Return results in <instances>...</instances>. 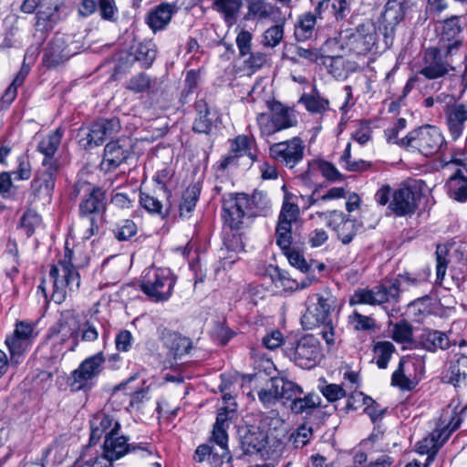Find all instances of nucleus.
<instances>
[{"label": "nucleus", "instance_id": "f257e3e1", "mask_svg": "<svg viewBox=\"0 0 467 467\" xmlns=\"http://www.w3.org/2000/svg\"><path fill=\"white\" fill-rule=\"evenodd\" d=\"M235 415V408L225 406L219 410L211 438L207 443L199 445L195 450V462L203 467H233L226 430Z\"/></svg>", "mask_w": 467, "mask_h": 467}, {"label": "nucleus", "instance_id": "f03ea898", "mask_svg": "<svg viewBox=\"0 0 467 467\" xmlns=\"http://www.w3.org/2000/svg\"><path fill=\"white\" fill-rule=\"evenodd\" d=\"M71 199H79V217L85 228V239H89L99 232L103 214L107 209L106 192L102 188L87 181H78L71 191Z\"/></svg>", "mask_w": 467, "mask_h": 467}, {"label": "nucleus", "instance_id": "7ed1b4c3", "mask_svg": "<svg viewBox=\"0 0 467 467\" xmlns=\"http://www.w3.org/2000/svg\"><path fill=\"white\" fill-rule=\"evenodd\" d=\"M293 194L285 192L275 228L276 244L282 250L285 251L291 265L303 273L310 274L313 264L307 263L299 252L290 250L294 241L293 227L297 225L300 215L299 207L296 203L291 202Z\"/></svg>", "mask_w": 467, "mask_h": 467}, {"label": "nucleus", "instance_id": "20e7f679", "mask_svg": "<svg viewBox=\"0 0 467 467\" xmlns=\"http://www.w3.org/2000/svg\"><path fill=\"white\" fill-rule=\"evenodd\" d=\"M71 260L72 251L66 249L64 259L50 268L49 277L53 282L51 299L56 304L63 303L68 291H75L79 287L80 275L71 264Z\"/></svg>", "mask_w": 467, "mask_h": 467}, {"label": "nucleus", "instance_id": "39448f33", "mask_svg": "<svg viewBox=\"0 0 467 467\" xmlns=\"http://www.w3.org/2000/svg\"><path fill=\"white\" fill-rule=\"evenodd\" d=\"M266 108L268 112L259 113L256 117L262 136H271L297 125V119L292 108L275 99L267 100Z\"/></svg>", "mask_w": 467, "mask_h": 467}, {"label": "nucleus", "instance_id": "423d86ee", "mask_svg": "<svg viewBox=\"0 0 467 467\" xmlns=\"http://www.w3.org/2000/svg\"><path fill=\"white\" fill-rule=\"evenodd\" d=\"M175 283L170 269L150 267L144 270L140 287L150 301L164 302L171 296Z\"/></svg>", "mask_w": 467, "mask_h": 467}, {"label": "nucleus", "instance_id": "0eeeda50", "mask_svg": "<svg viewBox=\"0 0 467 467\" xmlns=\"http://www.w3.org/2000/svg\"><path fill=\"white\" fill-rule=\"evenodd\" d=\"M337 302L336 296L328 291L309 296L306 299V310L301 318L304 327L312 329L321 324H329Z\"/></svg>", "mask_w": 467, "mask_h": 467}, {"label": "nucleus", "instance_id": "6e6552de", "mask_svg": "<svg viewBox=\"0 0 467 467\" xmlns=\"http://www.w3.org/2000/svg\"><path fill=\"white\" fill-rule=\"evenodd\" d=\"M342 50L356 55L368 54L377 42V30L371 21H366L354 28L347 29L339 34L338 40Z\"/></svg>", "mask_w": 467, "mask_h": 467}, {"label": "nucleus", "instance_id": "1a4fd4ad", "mask_svg": "<svg viewBox=\"0 0 467 467\" xmlns=\"http://www.w3.org/2000/svg\"><path fill=\"white\" fill-rule=\"evenodd\" d=\"M444 143L445 140L441 130L431 125L411 130L399 142L403 147L419 150L424 156L436 154Z\"/></svg>", "mask_w": 467, "mask_h": 467}, {"label": "nucleus", "instance_id": "9d476101", "mask_svg": "<svg viewBox=\"0 0 467 467\" xmlns=\"http://www.w3.org/2000/svg\"><path fill=\"white\" fill-rule=\"evenodd\" d=\"M285 353L296 366L306 369L314 368L323 357L320 343L312 335L285 344Z\"/></svg>", "mask_w": 467, "mask_h": 467}, {"label": "nucleus", "instance_id": "9b49d317", "mask_svg": "<svg viewBox=\"0 0 467 467\" xmlns=\"http://www.w3.org/2000/svg\"><path fill=\"white\" fill-rule=\"evenodd\" d=\"M119 130V119H100L88 128L79 129L77 138L80 146L86 150H91L117 134Z\"/></svg>", "mask_w": 467, "mask_h": 467}, {"label": "nucleus", "instance_id": "f8f14e48", "mask_svg": "<svg viewBox=\"0 0 467 467\" xmlns=\"http://www.w3.org/2000/svg\"><path fill=\"white\" fill-rule=\"evenodd\" d=\"M128 452H135L139 456L155 457V448L150 444L128 443L125 436L112 435L107 437L103 444V453L99 458H105L107 466L111 467L112 462L119 459Z\"/></svg>", "mask_w": 467, "mask_h": 467}, {"label": "nucleus", "instance_id": "ddd939ff", "mask_svg": "<svg viewBox=\"0 0 467 467\" xmlns=\"http://www.w3.org/2000/svg\"><path fill=\"white\" fill-rule=\"evenodd\" d=\"M60 164L54 161H42L41 167L36 171L30 188V202H49L54 192Z\"/></svg>", "mask_w": 467, "mask_h": 467}, {"label": "nucleus", "instance_id": "4468645a", "mask_svg": "<svg viewBox=\"0 0 467 467\" xmlns=\"http://www.w3.org/2000/svg\"><path fill=\"white\" fill-rule=\"evenodd\" d=\"M306 145L299 137L274 143L269 148V156L285 168L293 169L302 161Z\"/></svg>", "mask_w": 467, "mask_h": 467}, {"label": "nucleus", "instance_id": "2eb2a0df", "mask_svg": "<svg viewBox=\"0 0 467 467\" xmlns=\"http://www.w3.org/2000/svg\"><path fill=\"white\" fill-rule=\"evenodd\" d=\"M104 362L103 352H99L84 359L78 368L71 372L68 379L71 389L80 390L88 388V382L102 371Z\"/></svg>", "mask_w": 467, "mask_h": 467}, {"label": "nucleus", "instance_id": "dca6fc26", "mask_svg": "<svg viewBox=\"0 0 467 467\" xmlns=\"http://www.w3.org/2000/svg\"><path fill=\"white\" fill-rule=\"evenodd\" d=\"M223 217L231 229H240L244 219L248 217V195L245 193H226L223 196Z\"/></svg>", "mask_w": 467, "mask_h": 467}, {"label": "nucleus", "instance_id": "f3484780", "mask_svg": "<svg viewBox=\"0 0 467 467\" xmlns=\"http://www.w3.org/2000/svg\"><path fill=\"white\" fill-rule=\"evenodd\" d=\"M34 338V327L31 324L24 321L16 323L14 333L5 338L12 362H19V358L29 348Z\"/></svg>", "mask_w": 467, "mask_h": 467}, {"label": "nucleus", "instance_id": "a211bd4d", "mask_svg": "<svg viewBox=\"0 0 467 467\" xmlns=\"http://www.w3.org/2000/svg\"><path fill=\"white\" fill-rule=\"evenodd\" d=\"M67 16L63 0H42L36 14V27L40 31L52 30Z\"/></svg>", "mask_w": 467, "mask_h": 467}, {"label": "nucleus", "instance_id": "6ab92c4d", "mask_svg": "<svg viewBox=\"0 0 467 467\" xmlns=\"http://www.w3.org/2000/svg\"><path fill=\"white\" fill-rule=\"evenodd\" d=\"M317 214L319 217L324 216L327 220V225L337 232V237L344 244H349L359 229V224L356 220L347 218L341 212H317Z\"/></svg>", "mask_w": 467, "mask_h": 467}, {"label": "nucleus", "instance_id": "aec40b11", "mask_svg": "<svg viewBox=\"0 0 467 467\" xmlns=\"http://www.w3.org/2000/svg\"><path fill=\"white\" fill-rule=\"evenodd\" d=\"M420 192L411 187H401L392 192L389 209L397 216H406L415 213L418 208Z\"/></svg>", "mask_w": 467, "mask_h": 467}, {"label": "nucleus", "instance_id": "412c9836", "mask_svg": "<svg viewBox=\"0 0 467 467\" xmlns=\"http://www.w3.org/2000/svg\"><path fill=\"white\" fill-rule=\"evenodd\" d=\"M69 36L56 35L45 48L43 61L47 67H56L76 54L67 44Z\"/></svg>", "mask_w": 467, "mask_h": 467}, {"label": "nucleus", "instance_id": "4be33fe9", "mask_svg": "<svg viewBox=\"0 0 467 467\" xmlns=\"http://www.w3.org/2000/svg\"><path fill=\"white\" fill-rule=\"evenodd\" d=\"M454 67L443 60L440 51L436 47L426 49L423 57V67L420 74L428 79H435L447 75Z\"/></svg>", "mask_w": 467, "mask_h": 467}, {"label": "nucleus", "instance_id": "5701e85b", "mask_svg": "<svg viewBox=\"0 0 467 467\" xmlns=\"http://www.w3.org/2000/svg\"><path fill=\"white\" fill-rule=\"evenodd\" d=\"M89 445L96 444L102 436L107 437L118 435L120 425L111 415L104 412L95 414L90 421Z\"/></svg>", "mask_w": 467, "mask_h": 467}, {"label": "nucleus", "instance_id": "b1692460", "mask_svg": "<svg viewBox=\"0 0 467 467\" xmlns=\"http://www.w3.org/2000/svg\"><path fill=\"white\" fill-rule=\"evenodd\" d=\"M446 123L453 140L460 138L467 121V101L447 106L445 110Z\"/></svg>", "mask_w": 467, "mask_h": 467}, {"label": "nucleus", "instance_id": "393cba45", "mask_svg": "<svg viewBox=\"0 0 467 467\" xmlns=\"http://www.w3.org/2000/svg\"><path fill=\"white\" fill-rule=\"evenodd\" d=\"M130 155V150L121 146L119 141H110L104 149L102 165L107 171L115 170L125 162Z\"/></svg>", "mask_w": 467, "mask_h": 467}, {"label": "nucleus", "instance_id": "a878e982", "mask_svg": "<svg viewBox=\"0 0 467 467\" xmlns=\"http://www.w3.org/2000/svg\"><path fill=\"white\" fill-rule=\"evenodd\" d=\"M315 11L318 15L319 20H322L325 17V13L328 11L336 21H342L350 13V5L348 0H322Z\"/></svg>", "mask_w": 467, "mask_h": 467}, {"label": "nucleus", "instance_id": "bb28decb", "mask_svg": "<svg viewBox=\"0 0 467 467\" xmlns=\"http://www.w3.org/2000/svg\"><path fill=\"white\" fill-rule=\"evenodd\" d=\"M419 345L428 351L434 352L437 349H448L451 343L445 333L439 330L425 329L420 336Z\"/></svg>", "mask_w": 467, "mask_h": 467}, {"label": "nucleus", "instance_id": "cd10ccee", "mask_svg": "<svg viewBox=\"0 0 467 467\" xmlns=\"http://www.w3.org/2000/svg\"><path fill=\"white\" fill-rule=\"evenodd\" d=\"M194 108L197 117L193 122V131L209 134L213 126V114H212L208 103L203 99H200L195 102Z\"/></svg>", "mask_w": 467, "mask_h": 467}, {"label": "nucleus", "instance_id": "c85d7f7f", "mask_svg": "<svg viewBox=\"0 0 467 467\" xmlns=\"http://www.w3.org/2000/svg\"><path fill=\"white\" fill-rule=\"evenodd\" d=\"M63 134V130L58 128L45 136L39 141L37 150L45 156L43 161H49V162L54 161L57 164H60L59 161L54 158V155L60 146Z\"/></svg>", "mask_w": 467, "mask_h": 467}, {"label": "nucleus", "instance_id": "c756f323", "mask_svg": "<svg viewBox=\"0 0 467 467\" xmlns=\"http://www.w3.org/2000/svg\"><path fill=\"white\" fill-rule=\"evenodd\" d=\"M319 19L318 15L315 13H304L298 16V19L295 26V37L297 41H306L310 39L316 29Z\"/></svg>", "mask_w": 467, "mask_h": 467}, {"label": "nucleus", "instance_id": "7c9ffc66", "mask_svg": "<svg viewBox=\"0 0 467 467\" xmlns=\"http://www.w3.org/2000/svg\"><path fill=\"white\" fill-rule=\"evenodd\" d=\"M451 197L458 202L467 200V169H459L451 175L447 182Z\"/></svg>", "mask_w": 467, "mask_h": 467}, {"label": "nucleus", "instance_id": "2f4dec72", "mask_svg": "<svg viewBox=\"0 0 467 467\" xmlns=\"http://www.w3.org/2000/svg\"><path fill=\"white\" fill-rule=\"evenodd\" d=\"M105 338L108 334L105 331V327L102 321L96 317H91L82 324L78 323V337L84 342H93L98 339L100 332Z\"/></svg>", "mask_w": 467, "mask_h": 467}, {"label": "nucleus", "instance_id": "473e14b6", "mask_svg": "<svg viewBox=\"0 0 467 467\" xmlns=\"http://www.w3.org/2000/svg\"><path fill=\"white\" fill-rule=\"evenodd\" d=\"M140 204L149 213L152 215H159L162 219L167 217L170 213V205L164 208L162 201L156 195V192L150 193L140 192Z\"/></svg>", "mask_w": 467, "mask_h": 467}, {"label": "nucleus", "instance_id": "72a5a7b5", "mask_svg": "<svg viewBox=\"0 0 467 467\" xmlns=\"http://www.w3.org/2000/svg\"><path fill=\"white\" fill-rule=\"evenodd\" d=\"M172 5L167 3L161 4L154 11L150 12L147 18L149 26L156 31L163 29L171 21Z\"/></svg>", "mask_w": 467, "mask_h": 467}, {"label": "nucleus", "instance_id": "f704fd0d", "mask_svg": "<svg viewBox=\"0 0 467 467\" xmlns=\"http://www.w3.org/2000/svg\"><path fill=\"white\" fill-rule=\"evenodd\" d=\"M127 88L134 93H157L160 88V83L156 78L151 79L147 74L140 73L130 79Z\"/></svg>", "mask_w": 467, "mask_h": 467}, {"label": "nucleus", "instance_id": "c9c22d12", "mask_svg": "<svg viewBox=\"0 0 467 467\" xmlns=\"http://www.w3.org/2000/svg\"><path fill=\"white\" fill-rule=\"evenodd\" d=\"M242 5V0H213V8L222 14L225 22L229 24L235 22Z\"/></svg>", "mask_w": 467, "mask_h": 467}, {"label": "nucleus", "instance_id": "e433bc0d", "mask_svg": "<svg viewBox=\"0 0 467 467\" xmlns=\"http://www.w3.org/2000/svg\"><path fill=\"white\" fill-rule=\"evenodd\" d=\"M266 436L259 431H248L241 440V445L246 454L261 451L265 447Z\"/></svg>", "mask_w": 467, "mask_h": 467}, {"label": "nucleus", "instance_id": "4c0bfd02", "mask_svg": "<svg viewBox=\"0 0 467 467\" xmlns=\"http://www.w3.org/2000/svg\"><path fill=\"white\" fill-rule=\"evenodd\" d=\"M279 383L278 377L271 378L258 391V399L265 408L272 407L280 400Z\"/></svg>", "mask_w": 467, "mask_h": 467}, {"label": "nucleus", "instance_id": "58836bf2", "mask_svg": "<svg viewBox=\"0 0 467 467\" xmlns=\"http://www.w3.org/2000/svg\"><path fill=\"white\" fill-rule=\"evenodd\" d=\"M248 11L258 20L267 18L274 19L280 13L277 6L263 0H251L248 5Z\"/></svg>", "mask_w": 467, "mask_h": 467}, {"label": "nucleus", "instance_id": "ea45409f", "mask_svg": "<svg viewBox=\"0 0 467 467\" xmlns=\"http://www.w3.org/2000/svg\"><path fill=\"white\" fill-rule=\"evenodd\" d=\"M247 206L248 217H255L266 213L270 208V202L263 192L254 191L251 196H248Z\"/></svg>", "mask_w": 467, "mask_h": 467}, {"label": "nucleus", "instance_id": "a19ab883", "mask_svg": "<svg viewBox=\"0 0 467 467\" xmlns=\"http://www.w3.org/2000/svg\"><path fill=\"white\" fill-rule=\"evenodd\" d=\"M449 382L455 387L467 379V356L461 355L451 362L448 369Z\"/></svg>", "mask_w": 467, "mask_h": 467}, {"label": "nucleus", "instance_id": "79ce46f5", "mask_svg": "<svg viewBox=\"0 0 467 467\" xmlns=\"http://www.w3.org/2000/svg\"><path fill=\"white\" fill-rule=\"evenodd\" d=\"M407 9V0H388L381 17L383 21H394L400 23L403 20Z\"/></svg>", "mask_w": 467, "mask_h": 467}, {"label": "nucleus", "instance_id": "37998d69", "mask_svg": "<svg viewBox=\"0 0 467 467\" xmlns=\"http://www.w3.org/2000/svg\"><path fill=\"white\" fill-rule=\"evenodd\" d=\"M321 403V398L315 394L309 393L305 397L298 396V398L290 404V410L293 413L303 414L310 413L314 409L317 408Z\"/></svg>", "mask_w": 467, "mask_h": 467}, {"label": "nucleus", "instance_id": "c03bdc74", "mask_svg": "<svg viewBox=\"0 0 467 467\" xmlns=\"http://www.w3.org/2000/svg\"><path fill=\"white\" fill-rule=\"evenodd\" d=\"M58 334L61 339L73 338L76 342L78 339V321L72 313H67L62 316L59 321Z\"/></svg>", "mask_w": 467, "mask_h": 467}, {"label": "nucleus", "instance_id": "a18cd8bd", "mask_svg": "<svg viewBox=\"0 0 467 467\" xmlns=\"http://www.w3.org/2000/svg\"><path fill=\"white\" fill-rule=\"evenodd\" d=\"M376 288L377 291L379 292V295H380L379 299L381 304L390 301H398L400 294L402 292V288L397 281V278L386 280L380 285H376Z\"/></svg>", "mask_w": 467, "mask_h": 467}, {"label": "nucleus", "instance_id": "49530a36", "mask_svg": "<svg viewBox=\"0 0 467 467\" xmlns=\"http://www.w3.org/2000/svg\"><path fill=\"white\" fill-rule=\"evenodd\" d=\"M156 55L155 45L150 41H146L137 47L134 57L140 64L141 67L148 68L155 60Z\"/></svg>", "mask_w": 467, "mask_h": 467}, {"label": "nucleus", "instance_id": "de8ad7c7", "mask_svg": "<svg viewBox=\"0 0 467 467\" xmlns=\"http://www.w3.org/2000/svg\"><path fill=\"white\" fill-rule=\"evenodd\" d=\"M164 345L170 348L175 358L188 353L191 348L188 338L177 333H168L164 337Z\"/></svg>", "mask_w": 467, "mask_h": 467}, {"label": "nucleus", "instance_id": "09e8293b", "mask_svg": "<svg viewBox=\"0 0 467 467\" xmlns=\"http://www.w3.org/2000/svg\"><path fill=\"white\" fill-rule=\"evenodd\" d=\"M379 292L377 291L376 286L371 289L360 288L354 292L349 299V304L351 306L366 304V305H381L380 302V295Z\"/></svg>", "mask_w": 467, "mask_h": 467}, {"label": "nucleus", "instance_id": "8fccbe9b", "mask_svg": "<svg viewBox=\"0 0 467 467\" xmlns=\"http://www.w3.org/2000/svg\"><path fill=\"white\" fill-rule=\"evenodd\" d=\"M200 190L193 185L188 187L182 194V200L180 203V216L189 217L196 206L199 199Z\"/></svg>", "mask_w": 467, "mask_h": 467}, {"label": "nucleus", "instance_id": "3c124183", "mask_svg": "<svg viewBox=\"0 0 467 467\" xmlns=\"http://www.w3.org/2000/svg\"><path fill=\"white\" fill-rule=\"evenodd\" d=\"M373 350L377 356V366L380 369H385L395 351L394 345L389 341H379L375 344Z\"/></svg>", "mask_w": 467, "mask_h": 467}, {"label": "nucleus", "instance_id": "603ef678", "mask_svg": "<svg viewBox=\"0 0 467 467\" xmlns=\"http://www.w3.org/2000/svg\"><path fill=\"white\" fill-rule=\"evenodd\" d=\"M280 400L291 401L293 403L298 396L303 394V389L293 381L278 377Z\"/></svg>", "mask_w": 467, "mask_h": 467}, {"label": "nucleus", "instance_id": "864d4df0", "mask_svg": "<svg viewBox=\"0 0 467 467\" xmlns=\"http://www.w3.org/2000/svg\"><path fill=\"white\" fill-rule=\"evenodd\" d=\"M112 231L115 238L122 242L130 240L137 234L138 227L132 220L124 219L117 223Z\"/></svg>", "mask_w": 467, "mask_h": 467}, {"label": "nucleus", "instance_id": "5fc2aeb1", "mask_svg": "<svg viewBox=\"0 0 467 467\" xmlns=\"http://www.w3.org/2000/svg\"><path fill=\"white\" fill-rule=\"evenodd\" d=\"M283 39L284 26L275 25L263 33L261 44L266 48H274L277 47Z\"/></svg>", "mask_w": 467, "mask_h": 467}, {"label": "nucleus", "instance_id": "6e6d98bb", "mask_svg": "<svg viewBox=\"0 0 467 467\" xmlns=\"http://www.w3.org/2000/svg\"><path fill=\"white\" fill-rule=\"evenodd\" d=\"M405 359L402 358L398 368L391 377V385L400 388L402 390H410L415 387V383L405 374Z\"/></svg>", "mask_w": 467, "mask_h": 467}, {"label": "nucleus", "instance_id": "4d7b16f0", "mask_svg": "<svg viewBox=\"0 0 467 467\" xmlns=\"http://www.w3.org/2000/svg\"><path fill=\"white\" fill-rule=\"evenodd\" d=\"M42 219L40 215L33 211L27 210L20 219L19 226L30 237L36 232V229L41 225Z\"/></svg>", "mask_w": 467, "mask_h": 467}, {"label": "nucleus", "instance_id": "13d9d810", "mask_svg": "<svg viewBox=\"0 0 467 467\" xmlns=\"http://www.w3.org/2000/svg\"><path fill=\"white\" fill-rule=\"evenodd\" d=\"M462 27L460 24V16H451L442 22L441 39L452 41L456 39L457 36L462 33Z\"/></svg>", "mask_w": 467, "mask_h": 467}, {"label": "nucleus", "instance_id": "bf43d9fd", "mask_svg": "<svg viewBox=\"0 0 467 467\" xmlns=\"http://www.w3.org/2000/svg\"><path fill=\"white\" fill-rule=\"evenodd\" d=\"M348 323L356 331H373L377 325L374 318L354 311L348 317Z\"/></svg>", "mask_w": 467, "mask_h": 467}, {"label": "nucleus", "instance_id": "052dcab7", "mask_svg": "<svg viewBox=\"0 0 467 467\" xmlns=\"http://www.w3.org/2000/svg\"><path fill=\"white\" fill-rule=\"evenodd\" d=\"M312 436V428L306 424H302L294 432H292L289 438V441L296 449L303 448L308 444Z\"/></svg>", "mask_w": 467, "mask_h": 467}, {"label": "nucleus", "instance_id": "680f3d73", "mask_svg": "<svg viewBox=\"0 0 467 467\" xmlns=\"http://www.w3.org/2000/svg\"><path fill=\"white\" fill-rule=\"evenodd\" d=\"M413 336L412 326L405 320L394 324L392 338L398 343H411Z\"/></svg>", "mask_w": 467, "mask_h": 467}, {"label": "nucleus", "instance_id": "e2e57ef3", "mask_svg": "<svg viewBox=\"0 0 467 467\" xmlns=\"http://www.w3.org/2000/svg\"><path fill=\"white\" fill-rule=\"evenodd\" d=\"M439 450L434 436L431 439H424L417 443V451L420 454H427L425 467H427L433 460Z\"/></svg>", "mask_w": 467, "mask_h": 467}, {"label": "nucleus", "instance_id": "0e129e2a", "mask_svg": "<svg viewBox=\"0 0 467 467\" xmlns=\"http://www.w3.org/2000/svg\"><path fill=\"white\" fill-rule=\"evenodd\" d=\"M429 274L412 275L409 273L400 274L396 278L402 291L410 286H418L427 282Z\"/></svg>", "mask_w": 467, "mask_h": 467}, {"label": "nucleus", "instance_id": "69168bd1", "mask_svg": "<svg viewBox=\"0 0 467 467\" xmlns=\"http://www.w3.org/2000/svg\"><path fill=\"white\" fill-rule=\"evenodd\" d=\"M306 109L312 113H322L328 108V100L319 96H304L300 99Z\"/></svg>", "mask_w": 467, "mask_h": 467}, {"label": "nucleus", "instance_id": "338daca9", "mask_svg": "<svg viewBox=\"0 0 467 467\" xmlns=\"http://www.w3.org/2000/svg\"><path fill=\"white\" fill-rule=\"evenodd\" d=\"M271 277L276 286H281L285 290H292L298 287L296 281L289 278L287 273L281 270L279 267L273 268Z\"/></svg>", "mask_w": 467, "mask_h": 467}, {"label": "nucleus", "instance_id": "774afa93", "mask_svg": "<svg viewBox=\"0 0 467 467\" xmlns=\"http://www.w3.org/2000/svg\"><path fill=\"white\" fill-rule=\"evenodd\" d=\"M244 58L245 67L254 71L262 68L269 61L268 55L261 51L253 52L251 50V53Z\"/></svg>", "mask_w": 467, "mask_h": 467}]
</instances>
